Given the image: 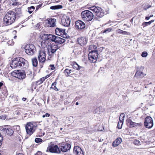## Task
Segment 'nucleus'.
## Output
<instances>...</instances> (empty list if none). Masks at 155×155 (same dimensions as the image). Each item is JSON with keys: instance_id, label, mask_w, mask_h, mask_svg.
I'll use <instances>...</instances> for the list:
<instances>
[{"instance_id": "nucleus-38", "label": "nucleus", "mask_w": 155, "mask_h": 155, "mask_svg": "<svg viewBox=\"0 0 155 155\" xmlns=\"http://www.w3.org/2000/svg\"><path fill=\"white\" fill-rule=\"evenodd\" d=\"M42 141V139L40 138H36L35 139V142L37 143H41Z\"/></svg>"}, {"instance_id": "nucleus-11", "label": "nucleus", "mask_w": 155, "mask_h": 155, "mask_svg": "<svg viewBox=\"0 0 155 155\" xmlns=\"http://www.w3.org/2000/svg\"><path fill=\"white\" fill-rule=\"evenodd\" d=\"M38 58L39 62L44 63L46 60V53L45 51L41 49L38 52Z\"/></svg>"}, {"instance_id": "nucleus-27", "label": "nucleus", "mask_w": 155, "mask_h": 155, "mask_svg": "<svg viewBox=\"0 0 155 155\" xmlns=\"http://www.w3.org/2000/svg\"><path fill=\"white\" fill-rule=\"evenodd\" d=\"M127 121L130 127H134L137 125L140 126L141 124V123H135L129 120Z\"/></svg>"}, {"instance_id": "nucleus-59", "label": "nucleus", "mask_w": 155, "mask_h": 155, "mask_svg": "<svg viewBox=\"0 0 155 155\" xmlns=\"http://www.w3.org/2000/svg\"><path fill=\"white\" fill-rule=\"evenodd\" d=\"M13 33H16V31L15 30H14L13 31Z\"/></svg>"}, {"instance_id": "nucleus-19", "label": "nucleus", "mask_w": 155, "mask_h": 155, "mask_svg": "<svg viewBox=\"0 0 155 155\" xmlns=\"http://www.w3.org/2000/svg\"><path fill=\"white\" fill-rule=\"evenodd\" d=\"M104 10L102 9V11L99 12L95 14L94 19L100 21V18H102L104 15Z\"/></svg>"}, {"instance_id": "nucleus-53", "label": "nucleus", "mask_w": 155, "mask_h": 155, "mask_svg": "<svg viewBox=\"0 0 155 155\" xmlns=\"http://www.w3.org/2000/svg\"><path fill=\"white\" fill-rule=\"evenodd\" d=\"M49 67L51 70H54L55 68L54 65L53 64L50 65Z\"/></svg>"}, {"instance_id": "nucleus-43", "label": "nucleus", "mask_w": 155, "mask_h": 155, "mask_svg": "<svg viewBox=\"0 0 155 155\" xmlns=\"http://www.w3.org/2000/svg\"><path fill=\"white\" fill-rule=\"evenodd\" d=\"M117 32L118 33L120 34H122L123 35L126 34V31H122L120 29L118 30L117 31Z\"/></svg>"}, {"instance_id": "nucleus-37", "label": "nucleus", "mask_w": 155, "mask_h": 155, "mask_svg": "<svg viewBox=\"0 0 155 155\" xmlns=\"http://www.w3.org/2000/svg\"><path fill=\"white\" fill-rule=\"evenodd\" d=\"M35 7L33 6H31L30 7H28V12L30 13L31 14L35 9Z\"/></svg>"}, {"instance_id": "nucleus-36", "label": "nucleus", "mask_w": 155, "mask_h": 155, "mask_svg": "<svg viewBox=\"0 0 155 155\" xmlns=\"http://www.w3.org/2000/svg\"><path fill=\"white\" fill-rule=\"evenodd\" d=\"M143 9L145 10H147L148 9L151 7V5H149L147 4H143Z\"/></svg>"}, {"instance_id": "nucleus-55", "label": "nucleus", "mask_w": 155, "mask_h": 155, "mask_svg": "<svg viewBox=\"0 0 155 155\" xmlns=\"http://www.w3.org/2000/svg\"><path fill=\"white\" fill-rule=\"evenodd\" d=\"M26 100V98H25V97H23L22 98V100L23 101H25Z\"/></svg>"}, {"instance_id": "nucleus-17", "label": "nucleus", "mask_w": 155, "mask_h": 155, "mask_svg": "<svg viewBox=\"0 0 155 155\" xmlns=\"http://www.w3.org/2000/svg\"><path fill=\"white\" fill-rule=\"evenodd\" d=\"M65 41V40L55 35L52 42H54L57 44H61Z\"/></svg>"}, {"instance_id": "nucleus-51", "label": "nucleus", "mask_w": 155, "mask_h": 155, "mask_svg": "<svg viewBox=\"0 0 155 155\" xmlns=\"http://www.w3.org/2000/svg\"><path fill=\"white\" fill-rule=\"evenodd\" d=\"M50 116V114L48 113H46L45 114H44L42 115V117L44 118L45 117H49Z\"/></svg>"}, {"instance_id": "nucleus-58", "label": "nucleus", "mask_w": 155, "mask_h": 155, "mask_svg": "<svg viewBox=\"0 0 155 155\" xmlns=\"http://www.w3.org/2000/svg\"><path fill=\"white\" fill-rule=\"evenodd\" d=\"M3 85V83L2 82H0V88L1 87H2Z\"/></svg>"}, {"instance_id": "nucleus-3", "label": "nucleus", "mask_w": 155, "mask_h": 155, "mask_svg": "<svg viewBox=\"0 0 155 155\" xmlns=\"http://www.w3.org/2000/svg\"><path fill=\"white\" fill-rule=\"evenodd\" d=\"M46 46L48 55V60H51L53 55L58 49V46L57 45H51Z\"/></svg>"}, {"instance_id": "nucleus-42", "label": "nucleus", "mask_w": 155, "mask_h": 155, "mask_svg": "<svg viewBox=\"0 0 155 155\" xmlns=\"http://www.w3.org/2000/svg\"><path fill=\"white\" fill-rule=\"evenodd\" d=\"M80 51H78V48L76 47H75L74 48V49L73 50V52L75 54H78L79 53Z\"/></svg>"}, {"instance_id": "nucleus-2", "label": "nucleus", "mask_w": 155, "mask_h": 155, "mask_svg": "<svg viewBox=\"0 0 155 155\" xmlns=\"http://www.w3.org/2000/svg\"><path fill=\"white\" fill-rule=\"evenodd\" d=\"M16 18L15 13L9 11L6 13L3 18V24L5 26L10 25L15 21Z\"/></svg>"}, {"instance_id": "nucleus-45", "label": "nucleus", "mask_w": 155, "mask_h": 155, "mask_svg": "<svg viewBox=\"0 0 155 155\" xmlns=\"http://www.w3.org/2000/svg\"><path fill=\"white\" fill-rule=\"evenodd\" d=\"M26 73L27 75L31 76L32 74V71L30 69H28L26 70Z\"/></svg>"}, {"instance_id": "nucleus-30", "label": "nucleus", "mask_w": 155, "mask_h": 155, "mask_svg": "<svg viewBox=\"0 0 155 155\" xmlns=\"http://www.w3.org/2000/svg\"><path fill=\"white\" fill-rule=\"evenodd\" d=\"M32 65L33 66L36 67L37 66L38 64V61L36 58H34L31 60Z\"/></svg>"}, {"instance_id": "nucleus-46", "label": "nucleus", "mask_w": 155, "mask_h": 155, "mask_svg": "<svg viewBox=\"0 0 155 155\" xmlns=\"http://www.w3.org/2000/svg\"><path fill=\"white\" fill-rule=\"evenodd\" d=\"M147 52L145 51L143 52L141 54V56L143 57H145L147 56Z\"/></svg>"}, {"instance_id": "nucleus-61", "label": "nucleus", "mask_w": 155, "mask_h": 155, "mask_svg": "<svg viewBox=\"0 0 155 155\" xmlns=\"http://www.w3.org/2000/svg\"><path fill=\"white\" fill-rule=\"evenodd\" d=\"M79 104V103L78 102H77L76 103V105H78Z\"/></svg>"}, {"instance_id": "nucleus-34", "label": "nucleus", "mask_w": 155, "mask_h": 155, "mask_svg": "<svg viewBox=\"0 0 155 155\" xmlns=\"http://www.w3.org/2000/svg\"><path fill=\"white\" fill-rule=\"evenodd\" d=\"M50 34H44L42 36V38L45 40H49Z\"/></svg>"}, {"instance_id": "nucleus-14", "label": "nucleus", "mask_w": 155, "mask_h": 155, "mask_svg": "<svg viewBox=\"0 0 155 155\" xmlns=\"http://www.w3.org/2000/svg\"><path fill=\"white\" fill-rule=\"evenodd\" d=\"M75 27L77 29L81 30L84 29L85 27V23L82 21L78 20L75 22Z\"/></svg>"}, {"instance_id": "nucleus-62", "label": "nucleus", "mask_w": 155, "mask_h": 155, "mask_svg": "<svg viewBox=\"0 0 155 155\" xmlns=\"http://www.w3.org/2000/svg\"><path fill=\"white\" fill-rule=\"evenodd\" d=\"M34 83H32V87H33V85H34Z\"/></svg>"}, {"instance_id": "nucleus-49", "label": "nucleus", "mask_w": 155, "mask_h": 155, "mask_svg": "<svg viewBox=\"0 0 155 155\" xmlns=\"http://www.w3.org/2000/svg\"><path fill=\"white\" fill-rule=\"evenodd\" d=\"M3 137L1 135V134L0 133V146L2 144V142L3 140Z\"/></svg>"}, {"instance_id": "nucleus-63", "label": "nucleus", "mask_w": 155, "mask_h": 155, "mask_svg": "<svg viewBox=\"0 0 155 155\" xmlns=\"http://www.w3.org/2000/svg\"><path fill=\"white\" fill-rule=\"evenodd\" d=\"M44 135V134H43V135H40V136H39V137H42V136H43V135Z\"/></svg>"}, {"instance_id": "nucleus-6", "label": "nucleus", "mask_w": 155, "mask_h": 155, "mask_svg": "<svg viewBox=\"0 0 155 155\" xmlns=\"http://www.w3.org/2000/svg\"><path fill=\"white\" fill-rule=\"evenodd\" d=\"M98 57V53L96 50L92 51L88 54L89 60L91 62H96Z\"/></svg>"}, {"instance_id": "nucleus-9", "label": "nucleus", "mask_w": 155, "mask_h": 155, "mask_svg": "<svg viewBox=\"0 0 155 155\" xmlns=\"http://www.w3.org/2000/svg\"><path fill=\"white\" fill-rule=\"evenodd\" d=\"M59 148L62 152H66L69 150L71 147L70 144L67 143H64L60 144L59 145Z\"/></svg>"}, {"instance_id": "nucleus-13", "label": "nucleus", "mask_w": 155, "mask_h": 155, "mask_svg": "<svg viewBox=\"0 0 155 155\" xmlns=\"http://www.w3.org/2000/svg\"><path fill=\"white\" fill-rule=\"evenodd\" d=\"M70 22L71 20L69 17L65 15L62 16L61 19V24L63 25L68 27L70 25Z\"/></svg>"}, {"instance_id": "nucleus-10", "label": "nucleus", "mask_w": 155, "mask_h": 155, "mask_svg": "<svg viewBox=\"0 0 155 155\" xmlns=\"http://www.w3.org/2000/svg\"><path fill=\"white\" fill-rule=\"evenodd\" d=\"M144 124L147 128H151L153 125L152 118L150 116H147L145 119Z\"/></svg>"}, {"instance_id": "nucleus-29", "label": "nucleus", "mask_w": 155, "mask_h": 155, "mask_svg": "<svg viewBox=\"0 0 155 155\" xmlns=\"http://www.w3.org/2000/svg\"><path fill=\"white\" fill-rule=\"evenodd\" d=\"M15 12L16 13V15L18 16L19 17L22 15V10L21 8H16L15 9Z\"/></svg>"}, {"instance_id": "nucleus-32", "label": "nucleus", "mask_w": 155, "mask_h": 155, "mask_svg": "<svg viewBox=\"0 0 155 155\" xmlns=\"http://www.w3.org/2000/svg\"><path fill=\"white\" fill-rule=\"evenodd\" d=\"M45 78L43 77L41 78L39 80L37 81L36 82V84L37 86H38V85H39L42 83L43 82L45 81Z\"/></svg>"}, {"instance_id": "nucleus-31", "label": "nucleus", "mask_w": 155, "mask_h": 155, "mask_svg": "<svg viewBox=\"0 0 155 155\" xmlns=\"http://www.w3.org/2000/svg\"><path fill=\"white\" fill-rule=\"evenodd\" d=\"M62 7H63L62 5H59L51 6L50 8L52 10H56L61 8H62Z\"/></svg>"}, {"instance_id": "nucleus-56", "label": "nucleus", "mask_w": 155, "mask_h": 155, "mask_svg": "<svg viewBox=\"0 0 155 155\" xmlns=\"http://www.w3.org/2000/svg\"><path fill=\"white\" fill-rule=\"evenodd\" d=\"M146 19V20H148L150 18V17H146L145 18Z\"/></svg>"}, {"instance_id": "nucleus-1", "label": "nucleus", "mask_w": 155, "mask_h": 155, "mask_svg": "<svg viewBox=\"0 0 155 155\" xmlns=\"http://www.w3.org/2000/svg\"><path fill=\"white\" fill-rule=\"evenodd\" d=\"M28 66V61L24 58L18 57L15 58L12 61L10 66L12 68L19 67L23 68H27Z\"/></svg>"}, {"instance_id": "nucleus-57", "label": "nucleus", "mask_w": 155, "mask_h": 155, "mask_svg": "<svg viewBox=\"0 0 155 155\" xmlns=\"http://www.w3.org/2000/svg\"><path fill=\"white\" fill-rule=\"evenodd\" d=\"M49 77V75H46V76H45V79H46V78H48Z\"/></svg>"}, {"instance_id": "nucleus-25", "label": "nucleus", "mask_w": 155, "mask_h": 155, "mask_svg": "<svg viewBox=\"0 0 155 155\" xmlns=\"http://www.w3.org/2000/svg\"><path fill=\"white\" fill-rule=\"evenodd\" d=\"M66 68L64 71V73L65 75L67 77L70 76V73L73 72V70L70 69V68L68 66L66 67Z\"/></svg>"}, {"instance_id": "nucleus-4", "label": "nucleus", "mask_w": 155, "mask_h": 155, "mask_svg": "<svg viewBox=\"0 0 155 155\" xmlns=\"http://www.w3.org/2000/svg\"><path fill=\"white\" fill-rule=\"evenodd\" d=\"M37 123L34 122H28L25 125V129L27 134L31 135L35 131L37 127Z\"/></svg>"}, {"instance_id": "nucleus-39", "label": "nucleus", "mask_w": 155, "mask_h": 155, "mask_svg": "<svg viewBox=\"0 0 155 155\" xmlns=\"http://www.w3.org/2000/svg\"><path fill=\"white\" fill-rule=\"evenodd\" d=\"M154 20H152L148 22H145L143 23V25H145L146 26L148 25H150L154 21Z\"/></svg>"}, {"instance_id": "nucleus-40", "label": "nucleus", "mask_w": 155, "mask_h": 155, "mask_svg": "<svg viewBox=\"0 0 155 155\" xmlns=\"http://www.w3.org/2000/svg\"><path fill=\"white\" fill-rule=\"evenodd\" d=\"M100 108L98 107L96 108L93 111V113L94 114L98 113L99 114L100 112Z\"/></svg>"}, {"instance_id": "nucleus-64", "label": "nucleus", "mask_w": 155, "mask_h": 155, "mask_svg": "<svg viewBox=\"0 0 155 155\" xmlns=\"http://www.w3.org/2000/svg\"><path fill=\"white\" fill-rule=\"evenodd\" d=\"M153 16V15H150V16L149 17H150H150H152Z\"/></svg>"}, {"instance_id": "nucleus-50", "label": "nucleus", "mask_w": 155, "mask_h": 155, "mask_svg": "<svg viewBox=\"0 0 155 155\" xmlns=\"http://www.w3.org/2000/svg\"><path fill=\"white\" fill-rule=\"evenodd\" d=\"M12 2L13 3H12V5L14 6H16L18 4V3L16 2V0H12Z\"/></svg>"}, {"instance_id": "nucleus-5", "label": "nucleus", "mask_w": 155, "mask_h": 155, "mask_svg": "<svg viewBox=\"0 0 155 155\" xmlns=\"http://www.w3.org/2000/svg\"><path fill=\"white\" fill-rule=\"evenodd\" d=\"M82 18L85 21H91L94 18L93 13L89 10H85L81 12Z\"/></svg>"}, {"instance_id": "nucleus-18", "label": "nucleus", "mask_w": 155, "mask_h": 155, "mask_svg": "<svg viewBox=\"0 0 155 155\" xmlns=\"http://www.w3.org/2000/svg\"><path fill=\"white\" fill-rule=\"evenodd\" d=\"M88 9L94 12V14H96L100 11H102V9L100 7L94 6L89 7Z\"/></svg>"}, {"instance_id": "nucleus-7", "label": "nucleus", "mask_w": 155, "mask_h": 155, "mask_svg": "<svg viewBox=\"0 0 155 155\" xmlns=\"http://www.w3.org/2000/svg\"><path fill=\"white\" fill-rule=\"evenodd\" d=\"M25 49V52L30 55H32L35 51V48L34 45L32 44L26 45Z\"/></svg>"}, {"instance_id": "nucleus-15", "label": "nucleus", "mask_w": 155, "mask_h": 155, "mask_svg": "<svg viewBox=\"0 0 155 155\" xmlns=\"http://www.w3.org/2000/svg\"><path fill=\"white\" fill-rule=\"evenodd\" d=\"M73 153L75 155H84L82 150L78 146H76L74 147Z\"/></svg>"}, {"instance_id": "nucleus-8", "label": "nucleus", "mask_w": 155, "mask_h": 155, "mask_svg": "<svg viewBox=\"0 0 155 155\" xmlns=\"http://www.w3.org/2000/svg\"><path fill=\"white\" fill-rule=\"evenodd\" d=\"M25 72L21 71L19 70H17L14 71L12 73L13 76L19 79H23L25 77Z\"/></svg>"}, {"instance_id": "nucleus-52", "label": "nucleus", "mask_w": 155, "mask_h": 155, "mask_svg": "<svg viewBox=\"0 0 155 155\" xmlns=\"http://www.w3.org/2000/svg\"><path fill=\"white\" fill-rule=\"evenodd\" d=\"M42 5V4H40L37 6L36 8V10H38V9H39L40 8H41V7Z\"/></svg>"}, {"instance_id": "nucleus-21", "label": "nucleus", "mask_w": 155, "mask_h": 155, "mask_svg": "<svg viewBox=\"0 0 155 155\" xmlns=\"http://www.w3.org/2000/svg\"><path fill=\"white\" fill-rule=\"evenodd\" d=\"M56 20L55 19H49L47 21V26L48 27H54L55 25Z\"/></svg>"}, {"instance_id": "nucleus-60", "label": "nucleus", "mask_w": 155, "mask_h": 155, "mask_svg": "<svg viewBox=\"0 0 155 155\" xmlns=\"http://www.w3.org/2000/svg\"><path fill=\"white\" fill-rule=\"evenodd\" d=\"M17 155H24L22 153H18Z\"/></svg>"}, {"instance_id": "nucleus-20", "label": "nucleus", "mask_w": 155, "mask_h": 155, "mask_svg": "<svg viewBox=\"0 0 155 155\" xmlns=\"http://www.w3.org/2000/svg\"><path fill=\"white\" fill-rule=\"evenodd\" d=\"M78 42L81 46H83L86 44L87 40L85 37H81L78 38Z\"/></svg>"}, {"instance_id": "nucleus-24", "label": "nucleus", "mask_w": 155, "mask_h": 155, "mask_svg": "<svg viewBox=\"0 0 155 155\" xmlns=\"http://www.w3.org/2000/svg\"><path fill=\"white\" fill-rule=\"evenodd\" d=\"M3 131L9 136H11L14 133V131L11 128H5L3 130Z\"/></svg>"}, {"instance_id": "nucleus-23", "label": "nucleus", "mask_w": 155, "mask_h": 155, "mask_svg": "<svg viewBox=\"0 0 155 155\" xmlns=\"http://www.w3.org/2000/svg\"><path fill=\"white\" fill-rule=\"evenodd\" d=\"M65 29L57 28L55 30V32L56 35L60 36L65 34Z\"/></svg>"}, {"instance_id": "nucleus-35", "label": "nucleus", "mask_w": 155, "mask_h": 155, "mask_svg": "<svg viewBox=\"0 0 155 155\" xmlns=\"http://www.w3.org/2000/svg\"><path fill=\"white\" fill-rule=\"evenodd\" d=\"M73 68L77 70H79L80 69V66L77 63H75L72 65Z\"/></svg>"}, {"instance_id": "nucleus-22", "label": "nucleus", "mask_w": 155, "mask_h": 155, "mask_svg": "<svg viewBox=\"0 0 155 155\" xmlns=\"http://www.w3.org/2000/svg\"><path fill=\"white\" fill-rule=\"evenodd\" d=\"M125 117V114L124 113H122L120 114L119 117V121L118 122L117 127L119 129H121L123 123L124 118Z\"/></svg>"}, {"instance_id": "nucleus-47", "label": "nucleus", "mask_w": 155, "mask_h": 155, "mask_svg": "<svg viewBox=\"0 0 155 155\" xmlns=\"http://www.w3.org/2000/svg\"><path fill=\"white\" fill-rule=\"evenodd\" d=\"M134 143L135 145H139L140 144V142L138 140H134Z\"/></svg>"}, {"instance_id": "nucleus-44", "label": "nucleus", "mask_w": 155, "mask_h": 155, "mask_svg": "<svg viewBox=\"0 0 155 155\" xmlns=\"http://www.w3.org/2000/svg\"><path fill=\"white\" fill-rule=\"evenodd\" d=\"M8 45H13L14 44V42L13 41V40L12 39L11 40H9L8 41Z\"/></svg>"}, {"instance_id": "nucleus-26", "label": "nucleus", "mask_w": 155, "mask_h": 155, "mask_svg": "<svg viewBox=\"0 0 155 155\" xmlns=\"http://www.w3.org/2000/svg\"><path fill=\"white\" fill-rule=\"evenodd\" d=\"M122 139L120 138H117L112 143V146L116 147L121 142Z\"/></svg>"}, {"instance_id": "nucleus-48", "label": "nucleus", "mask_w": 155, "mask_h": 155, "mask_svg": "<svg viewBox=\"0 0 155 155\" xmlns=\"http://www.w3.org/2000/svg\"><path fill=\"white\" fill-rule=\"evenodd\" d=\"M111 29L110 28H108L106 29L104 31L103 33H108L110 32L111 31Z\"/></svg>"}, {"instance_id": "nucleus-54", "label": "nucleus", "mask_w": 155, "mask_h": 155, "mask_svg": "<svg viewBox=\"0 0 155 155\" xmlns=\"http://www.w3.org/2000/svg\"><path fill=\"white\" fill-rule=\"evenodd\" d=\"M6 118L5 116H0V119L5 120Z\"/></svg>"}, {"instance_id": "nucleus-16", "label": "nucleus", "mask_w": 155, "mask_h": 155, "mask_svg": "<svg viewBox=\"0 0 155 155\" xmlns=\"http://www.w3.org/2000/svg\"><path fill=\"white\" fill-rule=\"evenodd\" d=\"M65 41V40L55 35L52 42H54L57 44H61Z\"/></svg>"}, {"instance_id": "nucleus-12", "label": "nucleus", "mask_w": 155, "mask_h": 155, "mask_svg": "<svg viewBox=\"0 0 155 155\" xmlns=\"http://www.w3.org/2000/svg\"><path fill=\"white\" fill-rule=\"evenodd\" d=\"M47 149L49 151L52 153H60V150L59 147H58L57 145H54L53 144H51L48 147Z\"/></svg>"}, {"instance_id": "nucleus-28", "label": "nucleus", "mask_w": 155, "mask_h": 155, "mask_svg": "<svg viewBox=\"0 0 155 155\" xmlns=\"http://www.w3.org/2000/svg\"><path fill=\"white\" fill-rule=\"evenodd\" d=\"M145 75L142 72H141L139 71H137L136 72L135 76L137 78L143 77Z\"/></svg>"}, {"instance_id": "nucleus-33", "label": "nucleus", "mask_w": 155, "mask_h": 155, "mask_svg": "<svg viewBox=\"0 0 155 155\" xmlns=\"http://www.w3.org/2000/svg\"><path fill=\"white\" fill-rule=\"evenodd\" d=\"M57 85V82L56 81L54 83H53L51 85V88H52L54 89V90L57 91H58L59 90L58 89V88L56 87V85Z\"/></svg>"}, {"instance_id": "nucleus-41", "label": "nucleus", "mask_w": 155, "mask_h": 155, "mask_svg": "<svg viewBox=\"0 0 155 155\" xmlns=\"http://www.w3.org/2000/svg\"><path fill=\"white\" fill-rule=\"evenodd\" d=\"M50 36L49 37V41H52L55 35L52 34H50Z\"/></svg>"}]
</instances>
